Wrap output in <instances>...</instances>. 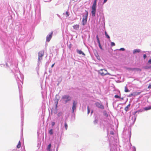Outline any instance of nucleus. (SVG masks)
<instances>
[{
  "instance_id": "nucleus-1",
  "label": "nucleus",
  "mask_w": 151,
  "mask_h": 151,
  "mask_svg": "<svg viewBox=\"0 0 151 151\" xmlns=\"http://www.w3.org/2000/svg\"><path fill=\"white\" fill-rule=\"evenodd\" d=\"M62 99L64 100L65 103H66L71 99V98L68 95H64L63 96Z\"/></svg>"
},
{
  "instance_id": "nucleus-2",
  "label": "nucleus",
  "mask_w": 151,
  "mask_h": 151,
  "mask_svg": "<svg viewBox=\"0 0 151 151\" xmlns=\"http://www.w3.org/2000/svg\"><path fill=\"white\" fill-rule=\"evenodd\" d=\"M99 73L102 76H104L107 74L110 75L109 73H107L106 70L104 69H101L99 71Z\"/></svg>"
},
{
  "instance_id": "nucleus-3",
  "label": "nucleus",
  "mask_w": 151,
  "mask_h": 151,
  "mask_svg": "<svg viewBox=\"0 0 151 151\" xmlns=\"http://www.w3.org/2000/svg\"><path fill=\"white\" fill-rule=\"evenodd\" d=\"M44 52L43 51H41L39 52L38 53V60L40 61L42 59V57L44 55Z\"/></svg>"
},
{
  "instance_id": "nucleus-4",
  "label": "nucleus",
  "mask_w": 151,
  "mask_h": 151,
  "mask_svg": "<svg viewBox=\"0 0 151 151\" xmlns=\"http://www.w3.org/2000/svg\"><path fill=\"white\" fill-rule=\"evenodd\" d=\"M95 104L96 106L99 108L103 109H104V107L103 105L99 102H96L95 103Z\"/></svg>"
},
{
  "instance_id": "nucleus-5",
  "label": "nucleus",
  "mask_w": 151,
  "mask_h": 151,
  "mask_svg": "<svg viewBox=\"0 0 151 151\" xmlns=\"http://www.w3.org/2000/svg\"><path fill=\"white\" fill-rule=\"evenodd\" d=\"M53 32H51V33L48 35L46 37V41L49 42L50 41L51 38H52V34H53Z\"/></svg>"
},
{
  "instance_id": "nucleus-6",
  "label": "nucleus",
  "mask_w": 151,
  "mask_h": 151,
  "mask_svg": "<svg viewBox=\"0 0 151 151\" xmlns=\"http://www.w3.org/2000/svg\"><path fill=\"white\" fill-rule=\"evenodd\" d=\"M92 10L91 11V14L92 16L94 17L95 16L96 12V7H92Z\"/></svg>"
},
{
  "instance_id": "nucleus-7",
  "label": "nucleus",
  "mask_w": 151,
  "mask_h": 151,
  "mask_svg": "<svg viewBox=\"0 0 151 151\" xmlns=\"http://www.w3.org/2000/svg\"><path fill=\"white\" fill-rule=\"evenodd\" d=\"M77 103V101H74L73 105L72 108L73 112H74V110L76 109Z\"/></svg>"
},
{
  "instance_id": "nucleus-8",
  "label": "nucleus",
  "mask_w": 151,
  "mask_h": 151,
  "mask_svg": "<svg viewBox=\"0 0 151 151\" xmlns=\"http://www.w3.org/2000/svg\"><path fill=\"white\" fill-rule=\"evenodd\" d=\"M79 26L78 25L76 24L73 26L74 29L77 30L79 28Z\"/></svg>"
},
{
  "instance_id": "nucleus-9",
  "label": "nucleus",
  "mask_w": 151,
  "mask_h": 151,
  "mask_svg": "<svg viewBox=\"0 0 151 151\" xmlns=\"http://www.w3.org/2000/svg\"><path fill=\"white\" fill-rule=\"evenodd\" d=\"M140 93H141L140 92H133L132 93H133V96H136L139 95V94H140Z\"/></svg>"
},
{
  "instance_id": "nucleus-10",
  "label": "nucleus",
  "mask_w": 151,
  "mask_h": 151,
  "mask_svg": "<svg viewBox=\"0 0 151 151\" xmlns=\"http://www.w3.org/2000/svg\"><path fill=\"white\" fill-rule=\"evenodd\" d=\"M140 51V49H135L133 50V53L134 54H135L137 52H139Z\"/></svg>"
},
{
  "instance_id": "nucleus-11",
  "label": "nucleus",
  "mask_w": 151,
  "mask_h": 151,
  "mask_svg": "<svg viewBox=\"0 0 151 151\" xmlns=\"http://www.w3.org/2000/svg\"><path fill=\"white\" fill-rule=\"evenodd\" d=\"M130 105V104H129L126 107H125L124 110L126 111H128V109Z\"/></svg>"
},
{
  "instance_id": "nucleus-12",
  "label": "nucleus",
  "mask_w": 151,
  "mask_h": 151,
  "mask_svg": "<svg viewBox=\"0 0 151 151\" xmlns=\"http://www.w3.org/2000/svg\"><path fill=\"white\" fill-rule=\"evenodd\" d=\"M143 68L145 69H151V66H146L144 67Z\"/></svg>"
},
{
  "instance_id": "nucleus-13",
  "label": "nucleus",
  "mask_w": 151,
  "mask_h": 151,
  "mask_svg": "<svg viewBox=\"0 0 151 151\" xmlns=\"http://www.w3.org/2000/svg\"><path fill=\"white\" fill-rule=\"evenodd\" d=\"M145 110H147L151 109V106H150L148 107H145L144 109Z\"/></svg>"
},
{
  "instance_id": "nucleus-14",
  "label": "nucleus",
  "mask_w": 151,
  "mask_h": 151,
  "mask_svg": "<svg viewBox=\"0 0 151 151\" xmlns=\"http://www.w3.org/2000/svg\"><path fill=\"white\" fill-rule=\"evenodd\" d=\"M51 146V144H49L47 147V150H48V151H50V150L51 151V150L50 149Z\"/></svg>"
},
{
  "instance_id": "nucleus-15",
  "label": "nucleus",
  "mask_w": 151,
  "mask_h": 151,
  "mask_svg": "<svg viewBox=\"0 0 151 151\" xmlns=\"http://www.w3.org/2000/svg\"><path fill=\"white\" fill-rule=\"evenodd\" d=\"M124 89V91L125 92H128L130 91L128 89L126 86L125 87Z\"/></svg>"
},
{
  "instance_id": "nucleus-16",
  "label": "nucleus",
  "mask_w": 151,
  "mask_h": 151,
  "mask_svg": "<svg viewBox=\"0 0 151 151\" xmlns=\"http://www.w3.org/2000/svg\"><path fill=\"white\" fill-rule=\"evenodd\" d=\"M97 0H94V2H93V4L92 7H96V2H97Z\"/></svg>"
},
{
  "instance_id": "nucleus-17",
  "label": "nucleus",
  "mask_w": 151,
  "mask_h": 151,
  "mask_svg": "<svg viewBox=\"0 0 151 151\" xmlns=\"http://www.w3.org/2000/svg\"><path fill=\"white\" fill-rule=\"evenodd\" d=\"M21 147V142L20 141H19L17 145V148H19Z\"/></svg>"
},
{
  "instance_id": "nucleus-18",
  "label": "nucleus",
  "mask_w": 151,
  "mask_h": 151,
  "mask_svg": "<svg viewBox=\"0 0 151 151\" xmlns=\"http://www.w3.org/2000/svg\"><path fill=\"white\" fill-rule=\"evenodd\" d=\"M77 52L80 54H82L83 55H84L85 54L81 50H77Z\"/></svg>"
},
{
  "instance_id": "nucleus-19",
  "label": "nucleus",
  "mask_w": 151,
  "mask_h": 151,
  "mask_svg": "<svg viewBox=\"0 0 151 151\" xmlns=\"http://www.w3.org/2000/svg\"><path fill=\"white\" fill-rule=\"evenodd\" d=\"M49 133L51 135H52L53 134V131L52 129H50L49 132Z\"/></svg>"
},
{
  "instance_id": "nucleus-20",
  "label": "nucleus",
  "mask_w": 151,
  "mask_h": 151,
  "mask_svg": "<svg viewBox=\"0 0 151 151\" xmlns=\"http://www.w3.org/2000/svg\"><path fill=\"white\" fill-rule=\"evenodd\" d=\"M134 70H136L137 71H141V70L139 68H134Z\"/></svg>"
},
{
  "instance_id": "nucleus-21",
  "label": "nucleus",
  "mask_w": 151,
  "mask_h": 151,
  "mask_svg": "<svg viewBox=\"0 0 151 151\" xmlns=\"http://www.w3.org/2000/svg\"><path fill=\"white\" fill-rule=\"evenodd\" d=\"M65 129L67 130L68 128V124L66 122H65Z\"/></svg>"
},
{
  "instance_id": "nucleus-22",
  "label": "nucleus",
  "mask_w": 151,
  "mask_h": 151,
  "mask_svg": "<svg viewBox=\"0 0 151 151\" xmlns=\"http://www.w3.org/2000/svg\"><path fill=\"white\" fill-rule=\"evenodd\" d=\"M111 46H114L115 45V44L114 42H111Z\"/></svg>"
},
{
  "instance_id": "nucleus-23",
  "label": "nucleus",
  "mask_w": 151,
  "mask_h": 151,
  "mask_svg": "<svg viewBox=\"0 0 151 151\" xmlns=\"http://www.w3.org/2000/svg\"><path fill=\"white\" fill-rule=\"evenodd\" d=\"M96 39H97L98 42L99 43V42H100V41H99V38L98 35H97L96 36Z\"/></svg>"
},
{
  "instance_id": "nucleus-24",
  "label": "nucleus",
  "mask_w": 151,
  "mask_h": 151,
  "mask_svg": "<svg viewBox=\"0 0 151 151\" xmlns=\"http://www.w3.org/2000/svg\"><path fill=\"white\" fill-rule=\"evenodd\" d=\"M114 97L116 98H120V96H118V95H115V96H114Z\"/></svg>"
},
{
  "instance_id": "nucleus-25",
  "label": "nucleus",
  "mask_w": 151,
  "mask_h": 151,
  "mask_svg": "<svg viewBox=\"0 0 151 151\" xmlns=\"http://www.w3.org/2000/svg\"><path fill=\"white\" fill-rule=\"evenodd\" d=\"M87 110H88V114L90 112V109L89 108V107L88 106L87 107Z\"/></svg>"
},
{
  "instance_id": "nucleus-26",
  "label": "nucleus",
  "mask_w": 151,
  "mask_h": 151,
  "mask_svg": "<svg viewBox=\"0 0 151 151\" xmlns=\"http://www.w3.org/2000/svg\"><path fill=\"white\" fill-rule=\"evenodd\" d=\"M98 44H99V47L101 49H102V47H101V44H100V42H98Z\"/></svg>"
},
{
  "instance_id": "nucleus-27",
  "label": "nucleus",
  "mask_w": 151,
  "mask_h": 151,
  "mask_svg": "<svg viewBox=\"0 0 151 151\" xmlns=\"http://www.w3.org/2000/svg\"><path fill=\"white\" fill-rule=\"evenodd\" d=\"M148 63L149 64H151V59H150L148 61Z\"/></svg>"
},
{
  "instance_id": "nucleus-28",
  "label": "nucleus",
  "mask_w": 151,
  "mask_h": 151,
  "mask_svg": "<svg viewBox=\"0 0 151 151\" xmlns=\"http://www.w3.org/2000/svg\"><path fill=\"white\" fill-rule=\"evenodd\" d=\"M84 18H83V20H82V24L83 25H84Z\"/></svg>"
},
{
  "instance_id": "nucleus-29",
  "label": "nucleus",
  "mask_w": 151,
  "mask_h": 151,
  "mask_svg": "<svg viewBox=\"0 0 151 151\" xmlns=\"http://www.w3.org/2000/svg\"><path fill=\"white\" fill-rule=\"evenodd\" d=\"M106 35V37L108 39H110V37L108 35V34L107 35Z\"/></svg>"
},
{
  "instance_id": "nucleus-30",
  "label": "nucleus",
  "mask_w": 151,
  "mask_h": 151,
  "mask_svg": "<svg viewBox=\"0 0 151 151\" xmlns=\"http://www.w3.org/2000/svg\"><path fill=\"white\" fill-rule=\"evenodd\" d=\"M132 96H133V93H131V94H130L128 96V97H130Z\"/></svg>"
},
{
  "instance_id": "nucleus-31",
  "label": "nucleus",
  "mask_w": 151,
  "mask_h": 151,
  "mask_svg": "<svg viewBox=\"0 0 151 151\" xmlns=\"http://www.w3.org/2000/svg\"><path fill=\"white\" fill-rule=\"evenodd\" d=\"M147 57V56L146 54H144L143 55V58L144 59H145Z\"/></svg>"
},
{
  "instance_id": "nucleus-32",
  "label": "nucleus",
  "mask_w": 151,
  "mask_h": 151,
  "mask_svg": "<svg viewBox=\"0 0 151 151\" xmlns=\"http://www.w3.org/2000/svg\"><path fill=\"white\" fill-rule=\"evenodd\" d=\"M148 88L149 89L151 88V84L149 85L148 87Z\"/></svg>"
},
{
  "instance_id": "nucleus-33",
  "label": "nucleus",
  "mask_w": 151,
  "mask_h": 151,
  "mask_svg": "<svg viewBox=\"0 0 151 151\" xmlns=\"http://www.w3.org/2000/svg\"><path fill=\"white\" fill-rule=\"evenodd\" d=\"M65 14H66V15L67 17L69 16L68 13V12H66Z\"/></svg>"
},
{
  "instance_id": "nucleus-34",
  "label": "nucleus",
  "mask_w": 151,
  "mask_h": 151,
  "mask_svg": "<svg viewBox=\"0 0 151 151\" xmlns=\"http://www.w3.org/2000/svg\"><path fill=\"white\" fill-rule=\"evenodd\" d=\"M55 124V123L54 122H52V126H53Z\"/></svg>"
},
{
  "instance_id": "nucleus-35",
  "label": "nucleus",
  "mask_w": 151,
  "mask_h": 151,
  "mask_svg": "<svg viewBox=\"0 0 151 151\" xmlns=\"http://www.w3.org/2000/svg\"><path fill=\"white\" fill-rule=\"evenodd\" d=\"M124 50H125V49L123 48H122L120 49V50L124 51Z\"/></svg>"
},
{
  "instance_id": "nucleus-36",
  "label": "nucleus",
  "mask_w": 151,
  "mask_h": 151,
  "mask_svg": "<svg viewBox=\"0 0 151 151\" xmlns=\"http://www.w3.org/2000/svg\"><path fill=\"white\" fill-rule=\"evenodd\" d=\"M128 69L130 70H134V68H129Z\"/></svg>"
},
{
  "instance_id": "nucleus-37",
  "label": "nucleus",
  "mask_w": 151,
  "mask_h": 151,
  "mask_svg": "<svg viewBox=\"0 0 151 151\" xmlns=\"http://www.w3.org/2000/svg\"><path fill=\"white\" fill-rule=\"evenodd\" d=\"M132 149L133 150V151H136V148L134 147L132 148Z\"/></svg>"
},
{
  "instance_id": "nucleus-38",
  "label": "nucleus",
  "mask_w": 151,
  "mask_h": 151,
  "mask_svg": "<svg viewBox=\"0 0 151 151\" xmlns=\"http://www.w3.org/2000/svg\"><path fill=\"white\" fill-rule=\"evenodd\" d=\"M107 1V0H104V3H106Z\"/></svg>"
},
{
  "instance_id": "nucleus-39",
  "label": "nucleus",
  "mask_w": 151,
  "mask_h": 151,
  "mask_svg": "<svg viewBox=\"0 0 151 151\" xmlns=\"http://www.w3.org/2000/svg\"><path fill=\"white\" fill-rule=\"evenodd\" d=\"M55 64V63H54L53 64H52V66H51V67H52H52H53V66H54V65Z\"/></svg>"
},
{
  "instance_id": "nucleus-40",
  "label": "nucleus",
  "mask_w": 151,
  "mask_h": 151,
  "mask_svg": "<svg viewBox=\"0 0 151 151\" xmlns=\"http://www.w3.org/2000/svg\"><path fill=\"white\" fill-rule=\"evenodd\" d=\"M105 35H107V34L106 32V31H105Z\"/></svg>"
},
{
  "instance_id": "nucleus-41",
  "label": "nucleus",
  "mask_w": 151,
  "mask_h": 151,
  "mask_svg": "<svg viewBox=\"0 0 151 151\" xmlns=\"http://www.w3.org/2000/svg\"><path fill=\"white\" fill-rule=\"evenodd\" d=\"M137 112V111H136L134 112V114H135Z\"/></svg>"
},
{
  "instance_id": "nucleus-42",
  "label": "nucleus",
  "mask_w": 151,
  "mask_h": 151,
  "mask_svg": "<svg viewBox=\"0 0 151 151\" xmlns=\"http://www.w3.org/2000/svg\"><path fill=\"white\" fill-rule=\"evenodd\" d=\"M92 112H93V111H91V114H92Z\"/></svg>"
},
{
  "instance_id": "nucleus-43",
  "label": "nucleus",
  "mask_w": 151,
  "mask_h": 151,
  "mask_svg": "<svg viewBox=\"0 0 151 151\" xmlns=\"http://www.w3.org/2000/svg\"><path fill=\"white\" fill-rule=\"evenodd\" d=\"M111 134H114L113 132H112V133H111Z\"/></svg>"
},
{
  "instance_id": "nucleus-44",
  "label": "nucleus",
  "mask_w": 151,
  "mask_h": 151,
  "mask_svg": "<svg viewBox=\"0 0 151 151\" xmlns=\"http://www.w3.org/2000/svg\"><path fill=\"white\" fill-rule=\"evenodd\" d=\"M111 134H114L113 132H112V133H111Z\"/></svg>"
},
{
  "instance_id": "nucleus-45",
  "label": "nucleus",
  "mask_w": 151,
  "mask_h": 151,
  "mask_svg": "<svg viewBox=\"0 0 151 151\" xmlns=\"http://www.w3.org/2000/svg\"><path fill=\"white\" fill-rule=\"evenodd\" d=\"M122 99H123V98H122Z\"/></svg>"
},
{
  "instance_id": "nucleus-46",
  "label": "nucleus",
  "mask_w": 151,
  "mask_h": 151,
  "mask_svg": "<svg viewBox=\"0 0 151 151\" xmlns=\"http://www.w3.org/2000/svg\"><path fill=\"white\" fill-rule=\"evenodd\" d=\"M86 21H87V20H86Z\"/></svg>"
},
{
  "instance_id": "nucleus-47",
  "label": "nucleus",
  "mask_w": 151,
  "mask_h": 151,
  "mask_svg": "<svg viewBox=\"0 0 151 151\" xmlns=\"http://www.w3.org/2000/svg\"><path fill=\"white\" fill-rule=\"evenodd\" d=\"M51 151L50 150V151Z\"/></svg>"
}]
</instances>
